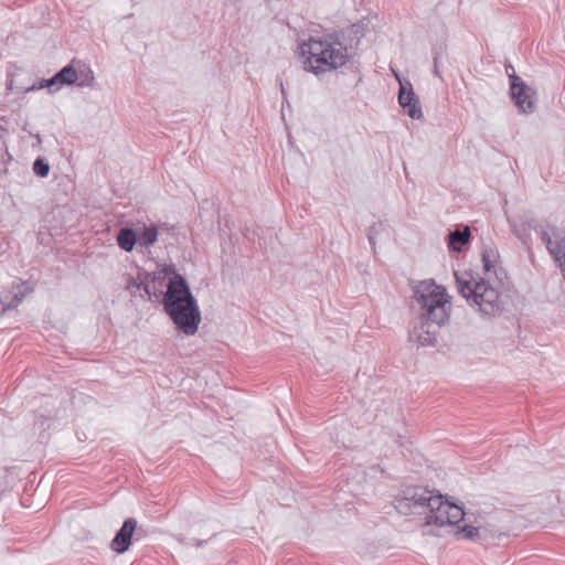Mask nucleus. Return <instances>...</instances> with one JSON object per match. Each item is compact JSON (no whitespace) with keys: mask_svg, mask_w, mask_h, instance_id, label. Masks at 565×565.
<instances>
[{"mask_svg":"<svg viewBox=\"0 0 565 565\" xmlns=\"http://www.w3.org/2000/svg\"><path fill=\"white\" fill-rule=\"evenodd\" d=\"M434 64H435V67H434V74H435L436 76H440V74H439V70H438V66H437V57H435V62H434Z\"/></svg>","mask_w":565,"mask_h":565,"instance_id":"nucleus-24","label":"nucleus"},{"mask_svg":"<svg viewBox=\"0 0 565 565\" xmlns=\"http://www.w3.org/2000/svg\"><path fill=\"white\" fill-rule=\"evenodd\" d=\"M505 72H507L509 77L512 74V72H513V74H515V70H514V67L511 64H507L505 65Z\"/></svg>","mask_w":565,"mask_h":565,"instance_id":"nucleus-23","label":"nucleus"},{"mask_svg":"<svg viewBox=\"0 0 565 565\" xmlns=\"http://www.w3.org/2000/svg\"><path fill=\"white\" fill-rule=\"evenodd\" d=\"M35 138H36L38 142H39V143H41V141H42V140H41V137H40V135H39V134H38V135H35Z\"/></svg>","mask_w":565,"mask_h":565,"instance_id":"nucleus-25","label":"nucleus"},{"mask_svg":"<svg viewBox=\"0 0 565 565\" xmlns=\"http://www.w3.org/2000/svg\"><path fill=\"white\" fill-rule=\"evenodd\" d=\"M74 85L81 88H95L96 78L89 64L78 61Z\"/></svg>","mask_w":565,"mask_h":565,"instance_id":"nucleus-12","label":"nucleus"},{"mask_svg":"<svg viewBox=\"0 0 565 565\" xmlns=\"http://www.w3.org/2000/svg\"><path fill=\"white\" fill-rule=\"evenodd\" d=\"M433 492L423 487H406L393 500L395 510L402 515H427Z\"/></svg>","mask_w":565,"mask_h":565,"instance_id":"nucleus-5","label":"nucleus"},{"mask_svg":"<svg viewBox=\"0 0 565 565\" xmlns=\"http://www.w3.org/2000/svg\"><path fill=\"white\" fill-rule=\"evenodd\" d=\"M158 227L153 224L143 226L137 231L138 245L140 247H149L158 241Z\"/></svg>","mask_w":565,"mask_h":565,"instance_id":"nucleus-14","label":"nucleus"},{"mask_svg":"<svg viewBox=\"0 0 565 565\" xmlns=\"http://www.w3.org/2000/svg\"><path fill=\"white\" fill-rule=\"evenodd\" d=\"M33 172L40 178H45L50 172V166L42 158H38L33 163Z\"/></svg>","mask_w":565,"mask_h":565,"instance_id":"nucleus-20","label":"nucleus"},{"mask_svg":"<svg viewBox=\"0 0 565 565\" xmlns=\"http://www.w3.org/2000/svg\"><path fill=\"white\" fill-rule=\"evenodd\" d=\"M510 89L512 99L519 109L525 114L534 110L535 92L513 73L510 75Z\"/></svg>","mask_w":565,"mask_h":565,"instance_id":"nucleus-7","label":"nucleus"},{"mask_svg":"<svg viewBox=\"0 0 565 565\" xmlns=\"http://www.w3.org/2000/svg\"><path fill=\"white\" fill-rule=\"evenodd\" d=\"M136 530L137 520L134 518L127 519L111 540L110 548L118 554H122L128 551Z\"/></svg>","mask_w":565,"mask_h":565,"instance_id":"nucleus-9","label":"nucleus"},{"mask_svg":"<svg viewBox=\"0 0 565 565\" xmlns=\"http://www.w3.org/2000/svg\"><path fill=\"white\" fill-rule=\"evenodd\" d=\"M338 32L310 36L299 45L303 70L317 76L344 66L350 54Z\"/></svg>","mask_w":565,"mask_h":565,"instance_id":"nucleus-2","label":"nucleus"},{"mask_svg":"<svg viewBox=\"0 0 565 565\" xmlns=\"http://www.w3.org/2000/svg\"><path fill=\"white\" fill-rule=\"evenodd\" d=\"M498 254L497 252L491 248L487 247L482 252V263H483V270L487 276H489L494 270V264L497 262Z\"/></svg>","mask_w":565,"mask_h":565,"instance_id":"nucleus-17","label":"nucleus"},{"mask_svg":"<svg viewBox=\"0 0 565 565\" xmlns=\"http://www.w3.org/2000/svg\"><path fill=\"white\" fill-rule=\"evenodd\" d=\"M470 237L468 227L465 230H455L449 233V247L454 250H460L461 246L467 244Z\"/></svg>","mask_w":565,"mask_h":565,"instance_id":"nucleus-16","label":"nucleus"},{"mask_svg":"<svg viewBox=\"0 0 565 565\" xmlns=\"http://www.w3.org/2000/svg\"><path fill=\"white\" fill-rule=\"evenodd\" d=\"M148 274L146 273H138V276L136 279H134L129 285L130 287H136L137 289H143L148 295H150L149 286L147 284Z\"/></svg>","mask_w":565,"mask_h":565,"instance_id":"nucleus-19","label":"nucleus"},{"mask_svg":"<svg viewBox=\"0 0 565 565\" xmlns=\"http://www.w3.org/2000/svg\"><path fill=\"white\" fill-rule=\"evenodd\" d=\"M456 535L461 539L477 541L480 543H489L488 525L472 526L463 525L458 526Z\"/></svg>","mask_w":565,"mask_h":565,"instance_id":"nucleus-10","label":"nucleus"},{"mask_svg":"<svg viewBox=\"0 0 565 565\" xmlns=\"http://www.w3.org/2000/svg\"><path fill=\"white\" fill-rule=\"evenodd\" d=\"M457 288L459 294L466 298L471 306H476L483 316H494L500 311V292L493 286L489 278L479 280L465 273L459 275L455 273Z\"/></svg>","mask_w":565,"mask_h":565,"instance_id":"nucleus-4","label":"nucleus"},{"mask_svg":"<svg viewBox=\"0 0 565 565\" xmlns=\"http://www.w3.org/2000/svg\"><path fill=\"white\" fill-rule=\"evenodd\" d=\"M163 309L175 328L185 335H194L202 321L196 299L186 280L175 274L169 281L163 296Z\"/></svg>","mask_w":565,"mask_h":565,"instance_id":"nucleus-3","label":"nucleus"},{"mask_svg":"<svg viewBox=\"0 0 565 565\" xmlns=\"http://www.w3.org/2000/svg\"><path fill=\"white\" fill-rule=\"evenodd\" d=\"M62 86H64L62 84V81L61 79H56V74H55L53 77H51L49 79H42L38 86H32L30 89H35V88L41 89V88L46 87V88H49V90L51 93H55Z\"/></svg>","mask_w":565,"mask_h":565,"instance_id":"nucleus-18","label":"nucleus"},{"mask_svg":"<svg viewBox=\"0 0 565 565\" xmlns=\"http://www.w3.org/2000/svg\"><path fill=\"white\" fill-rule=\"evenodd\" d=\"M394 75L399 83V106L412 119H420L423 117V111L419 99L413 89L412 83L408 81L403 82L397 73H394Z\"/></svg>","mask_w":565,"mask_h":565,"instance_id":"nucleus-8","label":"nucleus"},{"mask_svg":"<svg viewBox=\"0 0 565 565\" xmlns=\"http://www.w3.org/2000/svg\"><path fill=\"white\" fill-rule=\"evenodd\" d=\"M374 233H375V226L370 227L369 233H367V238L372 245L374 244V237H373Z\"/></svg>","mask_w":565,"mask_h":565,"instance_id":"nucleus-22","label":"nucleus"},{"mask_svg":"<svg viewBox=\"0 0 565 565\" xmlns=\"http://www.w3.org/2000/svg\"><path fill=\"white\" fill-rule=\"evenodd\" d=\"M15 289L10 297V295H6L3 297H0V315H3L9 309H13L18 307L24 297L26 296L29 288L22 284L21 286L13 287Z\"/></svg>","mask_w":565,"mask_h":565,"instance_id":"nucleus-11","label":"nucleus"},{"mask_svg":"<svg viewBox=\"0 0 565 565\" xmlns=\"http://www.w3.org/2000/svg\"><path fill=\"white\" fill-rule=\"evenodd\" d=\"M78 60H73L56 73V79H61L63 85H74L76 82Z\"/></svg>","mask_w":565,"mask_h":565,"instance_id":"nucleus-15","label":"nucleus"},{"mask_svg":"<svg viewBox=\"0 0 565 565\" xmlns=\"http://www.w3.org/2000/svg\"><path fill=\"white\" fill-rule=\"evenodd\" d=\"M413 299L419 315L411 322L408 341L417 347H433L438 330L450 317L449 297L444 287L433 280H423L414 287Z\"/></svg>","mask_w":565,"mask_h":565,"instance_id":"nucleus-1","label":"nucleus"},{"mask_svg":"<svg viewBox=\"0 0 565 565\" xmlns=\"http://www.w3.org/2000/svg\"><path fill=\"white\" fill-rule=\"evenodd\" d=\"M488 535L489 543H483L484 545L495 544V541L500 540L502 536H505V533L488 526Z\"/></svg>","mask_w":565,"mask_h":565,"instance_id":"nucleus-21","label":"nucleus"},{"mask_svg":"<svg viewBox=\"0 0 565 565\" xmlns=\"http://www.w3.org/2000/svg\"><path fill=\"white\" fill-rule=\"evenodd\" d=\"M118 246L125 252H131L138 245L137 231L121 227L116 236Z\"/></svg>","mask_w":565,"mask_h":565,"instance_id":"nucleus-13","label":"nucleus"},{"mask_svg":"<svg viewBox=\"0 0 565 565\" xmlns=\"http://www.w3.org/2000/svg\"><path fill=\"white\" fill-rule=\"evenodd\" d=\"M465 511L462 507L443 501L441 495H433L429 510L426 515L427 525H456L463 520Z\"/></svg>","mask_w":565,"mask_h":565,"instance_id":"nucleus-6","label":"nucleus"}]
</instances>
